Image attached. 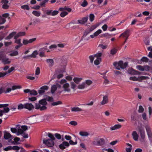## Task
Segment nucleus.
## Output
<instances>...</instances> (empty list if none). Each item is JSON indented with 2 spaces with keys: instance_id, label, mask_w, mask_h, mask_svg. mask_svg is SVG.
Returning <instances> with one entry per match:
<instances>
[{
  "instance_id": "f257e3e1",
  "label": "nucleus",
  "mask_w": 152,
  "mask_h": 152,
  "mask_svg": "<svg viewBox=\"0 0 152 152\" xmlns=\"http://www.w3.org/2000/svg\"><path fill=\"white\" fill-rule=\"evenodd\" d=\"M47 101L46 97L44 99L40 100L38 103L35 104V108L37 109H39L41 111L46 110L47 108L46 107L47 104Z\"/></svg>"
},
{
  "instance_id": "f03ea898",
  "label": "nucleus",
  "mask_w": 152,
  "mask_h": 152,
  "mask_svg": "<svg viewBox=\"0 0 152 152\" xmlns=\"http://www.w3.org/2000/svg\"><path fill=\"white\" fill-rule=\"evenodd\" d=\"M21 88L20 86H13L12 87V88H7L3 87L0 88V94L2 93L6 94L10 92L11 90H14L17 89H20Z\"/></svg>"
},
{
  "instance_id": "7ed1b4c3",
  "label": "nucleus",
  "mask_w": 152,
  "mask_h": 152,
  "mask_svg": "<svg viewBox=\"0 0 152 152\" xmlns=\"http://www.w3.org/2000/svg\"><path fill=\"white\" fill-rule=\"evenodd\" d=\"M46 100L50 104L51 106H56L61 105L62 102L61 101H58L56 102H54V99L52 96H46Z\"/></svg>"
},
{
  "instance_id": "20e7f679",
  "label": "nucleus",
  "mask_w": 152,
  "mask_h": 152,
  "mask_svg": "<svg viewBox=\"0 0 152 152\" xmlns=\"http://www.w3.org/2000/svg\"><path fill=\"white\" fill-rule=\"evenodd\" d=\"M4 65L9 64L11 63L10 59L6 57V55L3 52H0V61Z\"/></svg>"
},
{
  "instance_id": "39448f33",
  "label": "nucleus",
  "mask_w": 152,
  "mask_h": 152,
  "mask_svg": "<svg viewBox=\"0 0 152 152\" xmlns=\"http://www.w3.org/2000/svg\"><path fill=\"white\" fill-rule=\"evenodd\" d=\"M88 19V16L83 18L81 19L78 20L77 21L75 20H72L69 23L77 24H79L81 25H83L85 24L87 21Z\"/></svg>"
},
{
  "instance_id": "423d86ee",
  "label": "nucleus",
  "mask_w": 152,
  "mask_h": 152,
  "mask_svg": "<svg viewBox=\"0 0 152 152\" xmlns=\"http://www.w3.org/2000/svg\"><path fill=\"white\" fill-rule=\"evenodd\" d=\"M16 127H18L17 132L16 134L18 136L20 134L23 133L24 132L28 129L27 126H20V125H17Z\"/></svg>"
},
{
  "instance_id": "0eeeda50",
  "label": "nucleus",
  "mask_w": 152,
  "mask_h": 152,
  "mask_svg": "<svg viewBox=\"0 0 152 152\" xmlns=\"http://www.w3.org/2000/svg\"><path fill=\"white\" fill-rule=\"evenodd\" d=\"M138 131L139 132L140 136L141 139L140 141L141 142H144L145 137V134L144 129L142 127L138 126Z\"/></svg>"
},
{
  "instance_id": "6e6552de",
  "label": "nucleus",
  "mask_w": 152,
  "mask_h": 152,
  "mask_svg": "<svg viewBox=\"0 0 152 152\" xmlns=\"http://www.w3.org/2000/svg\"><path fill=\"white\" fill-rule=\"evenodd\" d=\"M113 64L115 67L118 65L120 66L121 69H124L126 67L128 64V63L127 62H126L124 64L123 61H120L118 63L116 62H114Z\"/></svg>"
},
{
  "instance_id": "1a4fd4ad",
  "label": "nucleus",
  "mask_w": 152,
  "mask_h": 152,
  "mask_svg": "<svg viewBox=\"0 0 152 152\" xmlns=\"http://www.w3.org/2000/svg\"><path fill=\"white\" fill-rule=\"evenodd\" d=\"M130 31V30L129 29H126L124 32L122 33L119 36V38H121V37L123 38H125V41L124 42L123 45L126 42V41L128 39L129 37V35Z\"/></svg>"
},
{
  "instance_id": "9d476101",
  "label": "nucleus",
  "mask_w": 152,
  "mask_h": 152,
  "mask_svg": "<svg viewBox=\"0 0 152 152\" xmlns=\"http://www.w3.org/2000/svg\"><path fill=\"white\" fill-rule=\"evenodd\" d=\"M43 143L48 147H51L54 146V142L53 140L50 139H45L43 138Z\"/></svg>"
},
{
  "instance_id": "9b49d317",
  "label": "nucleus",
  "mask_w": 152,
  "mask_h": 152,
  "mask_svg": "<svg viewBox=\"0 0 152 152\" xmlns=\"http://www.w3.org/2000/svg\"><path fill=\"white\" fill-rule=\"evenodd\" d=\"M105 143V140L103 138H100L99 140H94L93 144L95 145L101 146L103 145Z\"/></svg>"
},
{
  "instance_id": "f8f14e48",
  "label": "nucleus",
  "mask_w": 152,
  "mask_h": 152,
  "mask_svg": "<svg viewBox=\"0 0 152 152\" xmlns=\"http://www.w3.org/2000/svg\"><path fill=\"white\" fill-rule=\"evenodd\" d=\"M49 89V87L47 86H44L39 89L38 92L40 94H43L45 92L47 91Z\"/></svg>"
},
{
  "instance_id": "ddd939ff",
  "label": "nucleus",
  "mask_w": 152,
  "mask_h": 152,
  "mask_svg": "<svg viewBox=\"0 0 152 152\" xmlns=\"http://www.w3.org/2000/svg\"><path fill=\"white\" fill-rule=\"evenodd\" d=\"M148 77L143 76H141L138 78H137L135 77H131L129 78V79L133 81H141L142 80L146 79L148 78Z\"/></svg>"
},
{
  "instance_id": "4468645a",
  "label": "nucleus",
  "mask_w": 152,
  "mask_h": 152,
  "mask_svg": "<svg viewBox=\"0 0 152 152\" xmlns=\"http://www.w3.org/2000/svg\"><path fill=\"white\" fill-rule=\"evenodd\" d=\"M59 12L58 11L54 10L53 11L52 10H47L46 14L48 15H52L54 16L57 15Z\"/></svg>"
},
{
  "instance_id": "2eb2a0df",
  "label": "nucleus",
  "mask_w": 152,
  "mask_h": 152,
  "mask_svg": "<svg viewBox=\"0 0 152 152\" xmlns=\"http://www.w3.org/2000/svg\"><path fill=\"white\" fill-rule=\"evenodd\" d=\"M23 91L25 93H29L30 95H37L38 94L37 91L34 90H31L29 89H27L24 90Z\"/></svg>"
},
{
  "instance_id": "dca6fc26",
  "label": "nucleus",
  "mask_w": 152,
  "mask_h": 152,
  "mask_svg": "<svg viewBox=\"0 0 152 152\" xmlns=\"http://www.w3.org/2000/svg\"><path fill=\"white\" fill-rule=\"evenodd\" d=\"M61 85L58 84L56 85H53L51 87V93L52 94L54 93L55 91L57 90V88H60Z\"/></svg>"
},
{
  "instance_id": "f3484780",
  "label": "nucleus",
  "mask_w": 152,
  "mask_h": 152,
  "mask_svg": "<svg viewBox=\"0 0 152 152\" xmlns=\"http://www.w3.org/2000/svg\"><path fill=\"white\" fill-rule=\"evenodd\" d=\"M48 50L46 47L41 48L39 49V56L40 57H45V51Z\"/></svg>"
},
{
  "instance_id": "a211bd4d",
  "label": "nucleus",
  "mask_w": 152,
  "mask_h": 152,
  "mask_svg": "<svg viewBox=\"0 0 152 152\" xmlns=\"http://www.w3.org/2000/svg\"><path fill=\"white\" fill-rule=\"evenodd\" d=\"M36 39V38H34L29 39V40L28 39H23V44L24 45H26L29 43H31L35 41Z\"/></svg>"
},
{
  "instance_id": "6ab92c4d",
  "label": "nucleus",
  "mask_w": 152,
  "mask_h": 152,
  "mask_svg": "<svg viewBox=\"0 0 152 152\" xmlns=\"http://www.w3.org/2000/svg\"><path fill=\"white\" fill-rule=\"evenodd\" d=\"M24 108L29 111L31 110L34 108V105L31 103H26L24 104Z\"/></svg>"
},
{
  "instance_id": "aec40b11",
  "label": "nucleus",
  "mask_w": 152,
  "mask_h": 152,
  "mask_svg": "<svg viewBox=\"0 0 152 152\" xmlns=\"http://www.w3.org/2000/svg\"><path fill=\"white\" fill-rule=\"evenodd\" d=\"M128 73L132 75H140L141 74L140 72L136 71L132 68L129 69Z\"/></svg>"
},
{
  "instance_id": "412c9836",
  "label": "nucleus",
  "mask_w": 152,
  "mask_h": 152,
  "mask_svg": "<svg viewBox=\"0 0 152 152\" xmlns=\"http://www.w3.org/2000/svg\"><path fill=\"white\" fill-rule=\"evenodd\" d=\"M69 145V144L68 142L64 141L59 145V147L61 149H64L65 148L66 146L68 147Z\"/></svg>"
},
{
  "instance_id": "4be33fe9",
  "label": "nucleus",
  "mask_w": 152,
  "mask_h": 152,
  "mask_svg": "<svg viewBox=\"0 0 152 152\" xmlns=\"http://www.w3.org/2000/svg\"><path fill=\"white\" fill-rule=\"evenodd\" d=\"M108 102V97L107 96H104L103 97V100L101 102V104L104 105L107 103Z\"/></svg>"
},
{
  "instance_id": "5701e85b",
  "label": "nucleus",
  "mask_w": 152,
  "mask_h": 152,
  "mask_svg": "<svg viewBox=\"0 0 152 152\" xmlns=\"http://www.w3.org/2000/svg\"><path fill=\"white\" fill-rule=\"evenodd\" d=\"M102 32V30L100 29H99L94 33L93 34L91 35L90 36L92 38H93L94 37L98 36L99 34H101Z\"/></svg>"
},
{
  "instance_id": "b1692460",
  "label": "nucleus",
  "mask_w": 152,
  "mask_h": 152,
  "mask_svg": "<svg viewBox=\"0 0 152 152\" xmlns=\"http://www.w3.org/2000/svg\"><path fill=\"white\" fill-rule=\"evenodd\" d=\"M147 134L148 135V137L151 138L152 137V134L151 129L149 126H146L145 127Z\"/></svg>"
},
{
  "instance_id": "393cba45",
  "label": "nucleus",
  "mask_w": 152,
  "mask_h": 152,
  "mask_svg": "<svg viewBox=\"0 0 152 152\" xmlns=\"http://www.w3.org/2000/svg\"><path fill=\"white\" fill-rule=\"evenodd\" d=\"M69 85L68 83H65L63 85V87L64 88V90L65 91L70 92V90L69 88Z\"/></svg>"
},
{
  "instance_id": "a878e982",
  "label": "nucleus",
  "mask_w": 152,
  "mask_h": 152,
  "mask_svg": "<svg viewBox=\"0 0 152 152\" xmlns=\"http://www.w3.org/2000/svg\"><path fill=\"white\" fill-rule=\"evenodd\" d=\"M16 32L15 31H13L10 33L8 36L6 37L5 39H10L16 35Z\"/></svg>"
},
{
  "instance_id": "bb28decb",
  "label": "nucleus",
  "mask_w": 152,
  "mask_h": 152,
  "mask_svg": "<svg viewBox=\"0 0 152 152\" xmlns=\"http://www.w3.org/2000/svg\"><path fill=\"white\" fill-rule=\"evenodd\" d=\"M12 136L11 134L7 132H4V138L6 140H7L9 138H11Z\"/></svg>"
},
{
  "instance_id": "cd10ccee",
  "label": "nucleus",
  "mask_w": 152,
  "mask_h": 152,
  "mask_svg": "<svg viewBox=\"0 0 152 152\" xmlns=\"http://www.w3.org/2000/svg\"><path fill=\"white\" fill-rule=\"evenodd\" d=\"M46 61L48 64L49 67H52L54 65V61L52 59H47Z\"/></svg>"
},
{
  "instance_id": "c85d7f7f",
  "label": "nucleus",
  "mask_w": 152,
  "mask_h": 152,
  "mask_svg": "<svg viewBox=\"0 0 152 152\" xmlns=\"http://www.w3.org/2000/svg\"><path fill=\"white\" fill-rule=\"evenodd\" d=\"M132 135L133 137V138L134 140H137L138 135L136 131H133L132 134Z\"/></svg>"
},
{
  "instance_id": "c756f323",
  "label": "nucleus",
  "mask_w": 152,
  "mask_h": 152,
  "mask_svg": "<svg viewBox=\"0 0 152 152\" xmlns=\"http://www.w3.org/2000/svg\"><path fill=\"white\" fill-rule=\"evenodd\" d=\"M121 125L120 124L115 125L114 126L111 127H110V129L112 130H115L116 129L121 128Z\"/></svg>"
},
{
  "instance_id": "7c9ffc66",
  "label": "nucleus",
  "mask_w": 152,
  "mask_h": 152,
  "mask_svg": "<svg viewBox=\"0 0 152 152\" xmlns=\"http://www.w3.org/2000/svg\"><path fill=\"white\" fill-rule=\"evenodd\" d=\"M82 79L81 78L75 77L73 78V80L76 83L78 84L80 82Z\"/></svg>"
},
{
  "instance_id": "2f4dec72",
  "label": "nucleus",
  "mask_w": 152,
  "mask_h": 152,
  "mask_svg": "<svg viewBox=\"0 0 152 152\" xmlns=\"http://www.w3.org/2000/svg\"><path fill=\"white\" fill-rule=\"evenodd\" d=\"M79 134L82 136H88L89 134L87 132L81 131L79 132Z\"/></svg>"
},
{
  "instance_id": "473e14b6",
  "label": "nucleus",
  "mask_w": 152,
  "mask_h": 152,
  "mask_svg": "<svg viewBox=\"0 0 152 152\" xmlns=\"http://www.w3.org/2000/svg\"><path fill=\"white\" fill-rule=\"evenodd\" d=\"M38 53L37 50H35L30 55H29V56H30L31 58H36V56L38 55Z\"/></svg>"
},
{
  "instance_id": "72a5a7b5",
  "label": "nucleus",
  "mask_w": 152,
  "mask_h": 152,
  "mask_svg": "<svg viewBox=\"0 0 152 152\" xmlns=\"http://www.w3.org/2000/svg\"><path fill=\"white\" fill-rule=\"evenodd\" d=\"M86 86L85 83H83L79 85L78 86L77 88L79 89H83L86 87Z\"/></svg>"
},
{
  "instance_id": "f704fd0d",
  "label": "nucleus",
  "mask_w": 152,
  "mask_h": 152,
  "mask_svg": "<svg viewBox=\"0 0 152 152\" xmlns=\"http://www.w3.org/2000/svg\"><path fill=\"white\" fill-rule=\"evenodd\" d=\"M98 26V25L97 24L94 25H92L88 30L90 32H91L97 28Z\"/></svg>"
},
{
  "instance_id": "c9c22d12",
  "label": "nucleus",
  "mask_w": 152,
  "mask_h": 152,
  "mask_svg": "<svg viewBox=\"0 0 152 152\" xmlns=\"http://www.w3.org/2000/svg\"><path fill=\"white\" fill-rule=\"evenodd\" d=\"M71 110L72 111L77 112L82 111L83 110L77 107H73L72 108Z\"/></svg>"
},
{
  "instance_id": "e433bc0d",
  "label": "nucleus",
  "mask_w": 152,
  "mask_h": 152,
  "mask_svg": "<svg viewBox=\"0 0 152 152\" xmlns=\"http://www.w3.org/2000/svg\"><path fill=\"white\" fill-rule=\"evenodd\" d=\"M90 32H90L89 31L88 29L85 31L83 35V36L81 38V39L80 42L81 40H83V38L86 37L87 36V35L88 34H89Z\"/></svg>"
},
{
  "instance_id": "4c0bfd02",
  "label": "nucleus",
  "mask_w": 152,
  "mask_h": 152,
  "mask_svg": "<svg viewBox=\"0 0 152 152\" xmlns=\"http://www.w3.org/2000/svg\"><path fill=\"white\" fill-rule=\"evenodd\" d=\"M90 32H90L89 31L88 29L85 31L83 35V36L81 38V39L80 42L81 40H83V38L86 37L87 36V35L88 34H89Z\"/></svg>"
},
{
  "instance_id": "58836bf2",
  "label": "nucleus",
  "mask_w": 152,
  "mask_h": 152,
  "mask_svg": "<svg viewBox=\"0 0 152 152\" xmlns=\"http://www.w3.org/2000/svg\"><path fill=\"white\" fill-rule=\"evenodd\" d=\"M90 32H90L89 31L88 29L85 31L83 35V36L81 38V39L80 42L81 40H83V38L86 37L87 36V35L88 34H89Z\"/></svg>"
},
{
  "instance_id": "ea45409f",
  "label": "nucleus",
  "mask_w": 152,
  "mask_h": 152,
  "mask_svg": "<svg viewBox=\"0 0 152 152\" xmlns=\"http://www.w3.org/2000/svg\"><path fill=\"white\" fill-rule=\"evenodd\" d=\"M32 13L35 16L37 17H39L40 16L41 12L39 11H33L32 12Z\"/></svg>"
},
{
  "instance_id": "a19ab883",
  "label": "nucleus",
  "mask_w": 152,
  "mask_h": 152,
  "mask_svg": "<svg viewBox=\"0 0 152 152\" xmlns=\"http://www.w3.org/2000/svg\"><path fill=\"white\" fill-rule=\"evenodd\" d=\"M101 61V58H97V59L94 61V63L95 65H97L99 64L100 61Z\"/></svg>"
},
{
  "instance_id": "79ce46f5",
  "label": "nucleus",
  "mask_w": 152,
  "mask_h": 152,
  "mask_svg": "<svg viewBox=\"0 0 152 152\" xmlns=\"http://www.w3.org/2000/svg\"><path fill=\"white\" fill-rule=\"evenodd\" d=\"M18 54V53L17 51H13L10 54V55L11 56H17Z\"/></svg>"
},
{
  "instance_id": "37998d69",
  "label": "nucleus",
  "mask_w": 152,
  "mask_h": 152,
  "mask_svg": "<svg viewBox=\"0 0 152 152\" xmlns=\"http://www.w3.org/2000/svg\"><path fill=\"white\" fill-rule=\"evenodd\" d=\"M21 7L22 9L24 10H29V7L28 5H24L21 6Z\"/></svg>"
},
{
  "instance_id": "c03bdc74",
  "label": "nucleus",
  "mask_w": 152,
  "mask_h": 152,
  "mask_svg": "<svg viewBox=\"0 0 152 152\" xmlns=\"http://www.w3.org/2000/svg\"><path fill=\"white\" fill-rule=\"evenodd\" d=\"M6 21V19L0 16V25L4 23Z\"/></svg>"
},
{
  "instance_id": "a18cd8bd",
  "label": "nucleus",
  "mask_w": 152,
  "mask_h": 152,
  "mask_svg": "<svg viewBox=\"0 0 152 152\" xmlns=\"http://www.w3.org/2000/svg\"><path fill=\"white\" fill-rule=\"evenodd\" d=\"M89 20L90 21L92 22L94 19L95 16L93 14H91L89 15Z\"/></svg>"
},
{
  "instance_id": "49530a36",
  "label": "nucleus",
  "mask_w": 152,
  "mask_h": 152,
  "mask_svg": "<svg viewBox=\"0 0 152 152\" xmlns=\"http://www.w3.org/2000/svg\"><path fill=\"white\" fill-rule=\"evenodd\" d=\"M48 136L50 138V140H52L53 141H54L55 139L53 135L51 133H48Z\"/></svg>"
},
{
  "instance_id": "de8ad7c7",
  "label": "nucleus",
  "mask_w": 152,
  "mask_h": 152,
  "mask_svg": "<svg viewBox=\"0 0 152 152\" xmlns=\"http://www.w3.org/2000/svg\"><path fill=\"white\" fill-rule=\"evenodd\" d=\"M149 59L147 57H143L141 59V61L142 62H147L148 61Z\"/></svg>"
},
{
  "instance_id": "09e8293b",
  "label": "nucleus",
  "mask_w": 152,
  "mask_h": 152,
  "mask_svg": "<svg viewBox=\"0 0 152 152\" xmlns=\"http://www.w3.org/2000/svg\"><path fill=\"white\" fill-rule=\"evenodd\" d=\"M137 68L139 70L141 71H143L145 70L144 68L141 65H139L137 66Z\"/></svg>"
},
{
  "instance_id": "8fccbe9b",
  "label": "nucleus",
  "mask_w": 152,
  "mask_h": 152,
  "mask_svg": "<svg viewBox=\"0 0 152 152\" xmlns=\"http://www.w3.org/2000/svg\"><path fill=\"white\" fill-rule=\"evenodd\" d=\"M49 0H44L42 1V2H41L40 5L41 6H43L44 7H45V4L46 3L48 2Z\"/></svg>"
},
{
  "instance_id": "3c124183",
  "label": "nucleus",
  "mask_w": 152,
  "mask_h": 152,
  "mask_svg": "<svg viewBox=\"0 0 152 152\" xmlns=\"http://www.w3.org/2000/svg\"><path fill=\"white\" fill-rule=\"evenodd\" d=\"M68 13L66 11H62L60 14V15L62 17H64L68 14Z\"/></svg>"
},
{
  "instance_id": "603ef678",
  "label": "nucleus",
  "mask_w": 152,
  "mask_h": 152,
  "mask_svg": "<svg viewBox=\"0 0 152 152\" xmlns=\"http://www.w3.org/2000/svg\"><path fill=\"white\" fill-rule=\"evenodd\" d=\"M88 4V3L87 1L86 0H84L83 1V2L81 3V5L82 6L84 7L86 6Z\"/></svg>"
},
{
  "instance_id": "864d4df0",
  "label": "nucleus",
  "mask_w": 152,
  "mask_h": 152,
  "mask_svg": "<svg viewBox=\"0 0 152 152\" xmlns=\"http://www.w3.org/2000/svg\"><path fill=\"white\" fill-rule=\"evenodd\" d=\"M117 51V50L115 48H113L110 51V53L112 55H113L115 54Z\"/></svg>"
},
{
  "instance_id": "5fc2aeb1",
  "label": "nucleus",
  "mask_w": 152,
  "mask_h": 152,
  "mask_svg": "<svg viewBox=\"0 0 152 152\" xmlns=\"http://www.w3.org/2000/svg\"><path fill=\"white\" fill-rule=\"evenodd\" d=\"M139 109L138 110V112L139 113H142L144 111V109L142 106L141 105H140L139 106Z\"/></svg>"
},
{
  "instance_id": "6e6d98bb",
  "label": "nucleus",
  "mask_w": 152,
  "mask_h": 152,
  "mask_svg": "<svg viewBox=\"0 0 152 152\" xmlns=\"http://www.w3.org/2000/svg\"><path fill=\"white\" fill-rule=\"evenodd\" d=\"M24 104H20L18 106V109L19 110H21L23 108H24Z\"/></svg>"
},
{
  "instance_id": "4d7b16f0",
  "label": "nucleus",
  "mask_w": 152,
  "mask_h": 152,
  "mask_svg": "<svg viewBox=\"0 0 152 152\" xmlns=\"http://www.w3.org/2000/svg\"><path fill=\"white\" fill-rule=\"evenodd\" d=\"M102 36L105 37L107 38H109L111 37V35L110 34L106 33L103 34L102 35Z\"/></svg>"
},
{
  "instance_id": "13d9d810",
  "label": "nucleus",
  "mask_w": 152,
  "mask_h": 152,
  "mask_svg": "<svg viewBox=\"0 0 152 152\" xmlns=\"http://www.w3.org/2000/svg\"><path fill=\"white\" fill-rule=\"evenodd\" d=\"M71 86L72 88L74 90L76 87V85L73 82H71Z\"/></svg>"
},
{
  "instance_id": "bf43d9fd",
  "label": "nucleus",
  "mask_w": 152,
  "mask_h": 152,
  "mask_svg": "<svg viewBox=\"0 0 152 152\" xmlns=\"http://www.w3.org/2000/svg\"><path fill=\"white\" fill-rule=\"evenodd\" d=\"M40 72V69L39 67H37L35 71V75H39Z\"/></svg>"
},
{
  "instance_id": "052dcab7",
  "label": "nucleus",
  "mask_w": 152,
  "mask_h": 152,
  "mask_svg": "<svg viewBox=\"0 0 152 152\" xmlns=\"http://www.w3.org/2000/svg\"><path fill=\"white\" fill-rule=\"evenodd\" d=\"M102 54L101 53H98L94 55L95 57L97 58H100V57L102 56Z\"/></svg>"
},
{
  "instance_id": "680f3d73",
  "label": "nucleus",
  "mask_w": 152,
  "mask_h": 152,
  "mask_svg": "<svg viewBox=\"0 0 152 152\" xmlns=\"http://www.w3.org/2000/svg\"><path fill=\"white\" fill-rule=\"evenodd\" d=\"M10 109L8 107H7L6 108H4V109L2 110H3L4 113H7L10 111Z\"/></svg>"
},
{
  "instance_id": "e2e57ef3",
  "label": "nucleus",
  "mask_w": 152,
  "mask_h": 152,
  "mask_svg": "<svg viewBox=\"0 0 152 152\" xmlns=\"http://www.w3.org/2000/svg\"><path fill=\"white\" fill-rule=\"evenodd\" d=\"M18 130V127L17 128H11V131L13 133H15L17 132Z\"/></svg>"
},
{
  "instance_id": "0e129e2a",
  "label": "nucleus",
  "mask_w": 152,
  "mask_h": 152,
  "mask_svg": "<svg viewBox=\"0 0 152 152\" xmlns=\"http://www.w3.org/2000/svg\"><path fill=\"white\" fill-rule=\"evenodd\" d=\"M28 100L30 101L33 102L34 101L37 100V98L35 97H31L28 98Z\"/></svg>"
},
{
  "instance_id": "69168bd1",
  "label": "nucleus",
  "mask_w": 152,
  "mask_h": 152,
  "mask_svg": "<svg viewBox=\"0 0 152 152\" xmlns=\"http://www.w3.org/2000/svg\"><path fill=\"white\" fill-rule=\"evenodd\" d=\"M7 74L6 72H0V77H3Z\"/></svg>"
},
{
  "instance_id": "338daca9",
  "label": "nucleus",
  "mask_w": 152,
  "mask_h": 152,
  "mask_svg": "<svg viewBox=\"0 0 152 152\" xmlns=\"http://www.w3.org/2000/svg\"><path fill=\"white\" fill-rule=\"evenodd\" d=\"M20 148V147L17 146H14L13 147H12V150L13 149L14 150L18 151L19 150Z\"/></svg>"
},
{
  "instance_id": "774afa93",
  "label": "nucleus",
  "mask_w": 152,
  "mask_h": 152,
  "mask_svg": "<svg viewBox=\"0 0 152 152\" xmlns=\"http://www.w3.org/2000/svg\"><path fill=\"white\" fill-rule=\"evenodd\" d=\"M94 56L91 55L89 56V58L90 60V62L91 63H92L94 59Z\"/></svg>"
}]
</instances>
